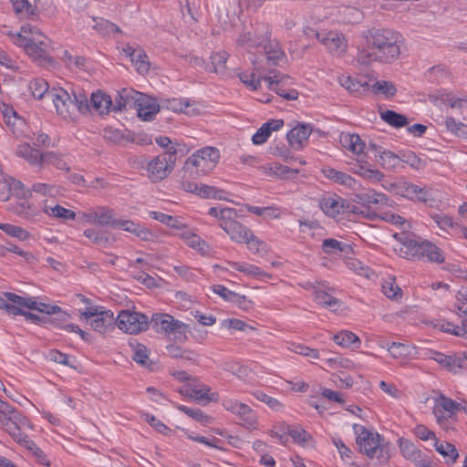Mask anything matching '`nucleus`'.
Listing matches in <instances>:
<instances>
[{
	"instance_id": "nucleus-30",
	"label": "nucleus",
	"mask_w": 467,
	"mask_h": 467,
	"mask_svg": "<svg viewBox=\"0 0 467 467\" xmlns=\"http://www.w3.org/2000/svg\"><path fill=\"white\" fill-rule=\"evenodd\" d=\"M228 265L234 270L239 271L250 277L256 278H264V277H271V275L267 274L261 268L256 265L248 264V263H239V262H228Z\"/></svg>"
},
{
	"instance_id": "nucleus-46",
	"label": "nucleus",
	"mask_w": 467,
	"mask_h": 467,
	"mask_svg": "<svg viewBox=\"0 0 467 467\" xmlns=\"http://www.w3.org/2000/svg\"><path fill=\"white\" fill-rule=\"evenodd\" d=\"M211 66L209 70L215 73H223L226 68L228 54L224 51L214 53L211 56Z\"/></svg>"
},
{
	"instance_id": "nucleus-53",
	"label": "nucleus",
	"mask_w": 467,
	"mask_h": 467,
	"mask_svg": "<svg viewBox=\"0 0 467 467\" xmlns=\"http://www.w3.org/2000/svg\"><path fill=\"white\" fill-rule=\"evenodd\" d=\"M445 126L449 131L459 136H467V124H464L459 120H456L452 117H447L445 119Z\"/></svg>"
},
{
	"instance_id": "nucleus-12",
	"label": "nucleus",
	"mask_w": 467,
	"mask_h": 467,
	"mask_svg": "<svg viewBox=\"0 0 467 467\" xmlns=\"http://www.w3.org/2000/svg\"><path fill=\"white\" fill-rule=\"evenodd\" d=\"M316 38L335 56L346 53L348 42L342 33L332 30L312 31Z\"/></svg>"
},
{
	"instance_id": "nucleus-31",
	"label": "nucleus",
	"mask_w": 467,
	"mask_h": 467,
	"mask_svg": "<svg viewBox=\"0 0 467 467\" xmlns=\"http://www.w3.org/2000/svg\"><path fill=\"white\" fill-rule=\"evenodd\" d=\"M43 211L49 216H52L54 218L60 219L63 221L76 219V213L74 211L64 208L58 204L52 206V205H48L47 202H45Z\"/></svg>"
},
{
	"instance_id": "nucleus-21",
	"label": "nucleus",
	"mask_w": 467,
	"mask_h": 467,
	"mask_svg": "<svg viewBox=\"0 0 467 467\" xmlns=\"http://www.w3.org/2000/svg\"><path fill=\"white\" fill-rule=\"evenodd\" d=\"M322 174L333 182L345 186L348 189L355 190L358 186V182L349 174L337 171L330 166H326L321 169Z\"/></svg>"
},
{
	"instance_id": "nucleus-22",
	"label": "nucleus",
	"mask_w": 467,
	"mask_h": 467,
	"mask_svg": "<svg viewBox=\"0 0 467 467\" xmlns=\"http://www.w3.org/2000/svg\"><path fill=\"white\" fill-rule=\"evenodd\" d=\"M288 78L289 76H285L275 71L274 72L273 76L263 77V80L268 83L269 89L275 91V93L278 94L280 97H283L288 100H294L297 99V91L291 90L289 92H286L285 88L280 87V83H282L284 79Z\"/></svg>"
},
{
	"instance_id": "nucleus-3",
	"label": "nucleus",
	"mask_w": 467,
	"mask_h": 467,
	"mask_svg": "<svg viewBox=\"0 0 467 467\" xmlns=\"http://www.w3.org/2000/svg\"><path fill=\"white\" fill-rule=\"evenodd\" d=\"M357 444L362 453L370 459H377L378 464L385 465L390 458V446L381 442V437L377 432H371L361 425L355 424Z\"/></svg>"
},
{
	"instance_id": "nucleus-15",
	"label": "nucleus",
	"mask_w": 467,
	"mask_h": 467,
	"mask_svg": "<svg viewBox=\"0 0 467 467\" xmlns=\"http://www.w3.org/2000/svg\"><path fill=\"white\" fill-rule=\"evenodd\" d=\"M394 237L400 242L399 253L401 257L411 260L420 259L421 242L404 234H395Z\"/></svg>"
},
{
	"instance_id": "nucleus-20",
	"label": "nucleus",
	"mask_w": 467,
	"mask_h": 467,
	"mask_svg": "<svg viewBox=\"0 0 467 467\" xmlns=\"http://www.w3.org/2000/svg\"><path fill=\"white\" fill-rule=\"evenodd\" d=\"M345 201L336 194H328L320 200L319 206L327 215L336 218L337 215L343 214Z\"/></svg>"
},
{
	"instance_id": "nucleus-61",
	"label": "nucleus",
	"mask_w": 467,
	"mask_h": 467,
	"mask_svg": "<svg viewBox=\"0 0 467 467\" xmlns=\"http://www.w3.org/2000/svg\"><path fill=\"white\" fill-rule=\"evenodd\" d=\"M433 219L438 224V226L442 230L450 228L452 231L457 232L458 227H460V224L456 221H454L452 217L449 215L435 214L433 216Z\"/></svg>"
},
{
	"instance_id": "nucleus-38",
	"label": "nucleus",
	"mask_w": 467,
	"mask_h": 467,
	"mask_svg": "<svg viewBox=\"0 0 467 467\" xmlns=\"http://www.w3.org/2000/svg\"><path fill=\"white\" fill-rule=\"evenodd\" d=\"M436 451L441 453L444 458H446V464H453L459 453L455 446L449 442H435Z\"/></svg>"
},
{
	"instance_id": "nucleus-26",
	"label": "nucleus",
	"mask_w": 467,
	"mask_h": 467,
	"mask_svg": "<svg viewBox=\"0 0 467 467\" xmlns=\"http://www.w3.org/2000/svg\"><path fill=\"white\" fill-rule=\"evenodd\" d=\"M113 227L120 228L129 233H132L142 240H149L152 236V234L150 230L140 227L139 224L130 220L116 219V222L113 223Z\"/></svg>"
},
{
	"instance_id": "nucleus-42",
	"label": "nucleus",
	"mask_w": 467,
	"mask_h": 467,
	"mask_svg": "<svg viewBox=\"0 0 467 467\" xmlns=\"http://www.w3.org/2000/svg\"><path fill=\"white\" fill-rule=\"evenodd\" d=\"M381 119L395 128H402L408 124L406 116L390 109L382 112Z\"/></svg>"
},
{
	"instance_id": "nucleus-14",
	"label": "nucleus",
	"mask_w": 467,
	"mask_h": 467,
	"mask_svg": "<svg viewBox=\"0 0 467 467\" xmlns=\"http://www.w3.org/2000/svg\"><path fill=\"white\" fill-rule=\"evenodd\" d=\"M48 97L52 99L57 114L64 119L74 113L73 99L66 89L54 88L48 92Z\"/></svg>"
},
{
	"instance_id": "nucleus-37",
	"label": "nucleus",
	"mask_w": 467,
	"mask_h": 467,
	"mask_svg": "<svg viewBox=\"0 0 467 467\" xmlns=\"http://www.w3.org/2000/svg\"><path fill=\"white\" fill-rule=\"evenodd\" d=\"M95 25L93 28L101 36H109L116 33L121 34V29L112 22L103 18H93Z\"/></svg>"
},
{
	"instance_id": "nucleus-27",
	"label": "nucleus",
	"mask_w": 467,
	"mask_h": 467,
	"mask_svg": "<svg viewBox=\"0 0 467 467\" xmlns=\"http://www.w3.org/2000/svg\"><path fill=\"white\" fill-rule=\"evenodd\" d=\"M339 142L344 149L356 155L362 153L365 149V143L362 141L360 137L355 133H341Z\"/></svg>"
},
{
	"instance_id": "nucleus-28",
	"label": "nucleus",
	"mask_w": 467,
	"mask_h": 467,
	"mask_svg": "<svg viewBox=\"0 0 467 467\" xmlns=\"http://www.w3.org/2000/svg\"><path fill=\"white\" fill-rule=\"evenodd\" d=\"M235 415L242 421L241 424L244 427L249 430L257 428L258 420L256 413L248 405L241 402Z\"/></svg>"
},
{
	"instance_id": "nucleus-62",
	"label": "nucleus",
	"mask_w": 467,
	"mask_h": 467,
	"mask_svg": "<svg viewBox=\"0 0 467 467\" xmlns=\"http://www.w3.org/2000/svg\"><path fill=\"white\" fill-rule=\"evenodd\" d=\"M73 103L74 109H76L81 113H86L90 109V102H88L87 95L82 92H73Z\"/></svg>"
},
{
	"instance_id": "nucleus-9",
	"label": "nucleus",
	"mask_w": 467,
	"mask_h": 467,
	"mask_svg": "<svg viewBox=\"0 0 467 467\" xmlns=\"http://www.w3.org/2000/svg\"><path fill=\"white\" fill-rule=\"evenodd\" d=\"M117 327L129 334H138L145 331L150 326L148 317L142 313L123 310L116 318Z\"/></svg>"
},
{
	"instance_id": "nucleus-60",
	"label": "nucleus",
	"mask_w": 467,
	"mask_h": 467,
	"mask_svg": "<svg viewBox=\"0 0 467 467\" xmlns=\"http://www.w3.org/2000/svg\"><path fill=\"white\" fill-rule=\"evenodd\" d=\"M0 229L10 236L17 237L20 240L28 238L29 234L25 229L10 223H0Z\"/></svg>"
},
{
	"instance_id": "nucleus-6",
	"label": "nucleus",
	"mask_w": 467,
	"mask_h": 467,
	"mask_svg": "<svg viewBox=\"0 0 467 467\" xmlns=\"http://www.w3.org/2000/svg\"><path fill=\"white\" fill-rule=\"evenodd\" d=\"M181 150L171 147L162 154L154 157L147 165L148 177L152 182H161L167 178L174 170L176 154Z\"/></svg>"
},
{
	"instance_id": "nucleus-5",
	"label": "nucleus",
	"mask_w": 467,
	"mask_h": 467,
	"mask_svg": "<svg viewBox=\"0 0 467 467\" xmlns=\"http://www.w3.org/2000/svg\"><path fill=\"white\" fill-rule=\"evenodd\" d=\"M271 29L268 24L255 22L248 26H244L242 32L236 38V47L247 52L261 47L269 42Z\"/></svg>"
},
{
	"instance_id": "nucleus-52",
	"label": "nucleus",
	"mask_w": 467,
	"mask_h": 467,
	"mask_svg": "<svg viewBox=\"0 0 467 467\" xmlns=\"http://www.w3.org/2000/svg\"><path fill=\"white\" fill-rule=\"evenodd\" d=\"M178 410L182 412L185 413L189 417L192 418L198 422L202 424H209L212 422V417L203 414V412L200 409H191L184 405H179Z\"/></svg>"
},
{
	"instance_id": "nucleus-2",
	"label": "nucleus",
	"mask_w": 467,
	"mask_h": 467,
	"mask_svg": "<svg viewBox=\"0 0 467 467\" xmlns=\"http://www.w3.org/2000/svg\"><path fill=\"white\" fill-rule=\"evenodd\" d=\"M0 426L35 458L37 464L47 467L51 464L47 454L27 435L26 431H32L33 425L20 410H16V413L7 416Z\"/></svg>"
},
{
	"instance_id": "nucleus-40",
	"label": "nucleus",
	"mask_w": 467,
	"mask_h": 467,
	"mask_svg": "<svg viewBox=\"0 0 467 467\" xmlns=\"http://www.w3.org/2000/svg\"><path fill=\"white\" fill-rule=\"evenodd\" d=\"M181 237L190 247L196 249L201 253L206 252L208 245L199 235L189 231H184L181 234Z\"/></svg>"
},
{
	"instance_id": "nucleus-58",
	"label": "nucleus",
	"mask_w": 467,
	"mask_h": 467,
	"mask_svg": "<svg viewBox=\"0 0 467 467\" xmlns=\"http://www.w3.org/2000/svg\"><path fill=\"white\" fill-rule=\"evenodd\" d=\"M381 347L387 348V349L389 351L390 355L395 358H399L404 356L408 355L409 352V347L406 346L403 343L400 342H383Z\"/></svg>"
},
{
	"instance_id": "nucleus-1",
	"label": "nucleus",
	"mask_w": 467,
	"mask_h": 467,
	"mask_svg": "<svg viewBox=\"0 0 467 467\" xmlns=\"http://www.w3.org/2000/svg\"><path fill=\"white\" fill-rule=\"evenodd\" d=\"M363 36L366 45L359 47L357 54V61L359 64H390L400 57L403 37L399 32L389 28L372 27L365 31Z\"/></svg>"
},
{
	"instance_id": "nucleus-33",
	"label": "nucleus",
	"mask_w": 467,
	"mask_h": 467,
	"mask_svg": "<svg viewBox=\"0 0 467 467\" xmlns=\"http://www.w3.org/2000/svg\"><path fill=\"white\" fill-rule=\"evenodd\" d=\"M95 223L102 226L113 227V223L116 222L114 210L106 206L95 208Z\"/></svg>"
},
{
	"instance_id": "nucleus-10",
	"label": "nucleus",
	"mask_w": 467,
	"mask_h": 467,
	"mask_svg": "<svg viewBox=\"0 0 467 467\" xmlns=\"http://www.w3.org/2000/svg\"><path fill=\"white\" fill-rule=\"evenodd\" d=\"M459 408L460 404L443 395H441L436 400V403L433 407V414L439 425L444 430H449Z\"/></svg>"
},
{
	"instance_id": "nucleus-19",
	"label": "nucleus",
	"mask_w": 467,
	"mask_h": 467,
	"mask_svg": "<svg viewBox=\"0 0 467 467\" xmlns=\"http://www.w3.org/2000/svg\"><path fill=\"white\" fill-rule=\"evenodd\" d=\"M236 216H231L226 223H223L222 229L237 243H243L244 239L251 236V230L235 220Z\"/></svg>"
},
{
	"instance_id": "nucleus-51",
	"label": "nucleus",
	"mask_w": 467,
	"mask_h": 467,
	"mask_svg": "<svg viewBox=\"0 0 467 467\" xmlns=\"http://www.w3.org/2000/svg\"><path fill=\"white\" fill-rule=\"evenodd\" d=\"M208 213L218 219L220 227H222L223 223L231 219V216H236V212L233 208L211 207Z\"/></svg>"
},
{
	"instance_id": "nucleus-57",
	"label": "nucleus",
	"mask_w": 467,
	"mask_h": 467,
	"mask_svg": "<svg viewBox=\"0 0 467 467\" xmlns=\"http://www.w3.org/2000/svg\"><path fill=\"white\" fill-rule=\"evenodd\" d=\"M211 389L208 386H203L201 389H192L189 397L195 400L201 401L206 400L207 401H213L218 400V394L216 392L210 393Z\"/></svg>"
},
{
	"instance_id": "nucleus-39",
	"label": "nucleus",
	"mask_w": 467,
	"mask_h": 467,
	"mask_svg": "<svg viewBox=\"0 0 467 467\" xmlns=\"http://www.w3.org/2000/svg\"><path fill=\"white\" fill-rule=\"evenodd\" d=\"M287 433L294 441L299 443L302 446L309 445L310 441H312L311 435L298 425L288 426Z\"/></svg>"
},
{
	"instance_id": "nucleus-29",
	"label": "nucleus",
	"mask_w": 467,
	"mask_h": 467,
	"mask_svg": "<svg viewBox=\"0 0 467 467\" xmlns=\"http://www.w3.org/2000/svg\"><path fill=\"white\" fill-rule=\"evenodd\" d=\"M399 192L410 200H418L421 202L427 201V191L418 185L410 182H403L399 187Z\"/></svg>"
},
{
	"instance_id": "nucleus-54",
	"label": "nucleus",
	"mask_w": 467,
	"mask_h": 467,
	"mask_svg": "<svg viewBox=\"0 0 467 467\" xmlns=\"http://www.w3.org/2000/svg\"><path fill=\"white\" fill-rule=\"evenodd\" d=\"M355 214L361 215L364 218H368L369 220H374L377 217V214L374 212H370L369 209H362L355 204L345 201L344 212L343 214Z\"/></svg>"
},
{
	"instance_id": "nucleus-47",
	"label": "nucleus",
	"mask_w": 467,
	"mask_h": 467,
	"mask_svg": "<svg viewBox=\"0 0 467 467\" xmlns=\"http://www.w3.org/2000/svg\"><path fill=\"white\" fill-rule=\"evenodd\" d=\"M400 449L403 456L411 462H417L420 458V451L408 440L400 441Z\"/></svg>"
},
{
	"instance_id": "nucleus-25",
	"label": "nucleus",
	"mask_w": 467,
	"mask_h": 467,
	"mask_svg": "<svg viewBox=\"0 0 467 467\" xmlns=\"http://www.w3.org/2000/svg\"><path fill=\"white\" fill-rule=\"evenodd\" d=\"M354 201L363 206H366V209H368L372 204H386L388 198L384 193L368 189L365 192L356 194Z\"/></svg>"
},
{
	"instance_id": "nucleus-59",
	"label": "nucleus",
	"mask_w": 467,
	"mask_h": 467,
	"mask_svg": "<svg viewBox=\"0 0 467 467\" xmlns=\"http://www.w3.org/2000/svg\"><path fill=\"white\" fill-rule=\"evenodd\" d=\"M197 195L202 198H212V199H223V191L216 189L213 186H209L206 184H200L198 187Z\"/></svg>"
},
{
	"instance_id": "nucleus-55",
	"label": "nucleus",
	"mask_w": 467,
	"mask_h": 467,
	"mask_svg": "<svg viewBox=\"0 0 467 467\" xmlns=\"http://www.w3.org/2000/svg\"><path fill=\"white\" fill-rule=\"evenodd\" d=\"M372 92L374 94H382L388 98L393 97L396 92L397 88L395 85L392 82L389 81H377L372 86Z\"/></svg>"
},
{
	"instance_id": "nucleus-50",
	"label": "nucleus",
	"mask_w": 467,
	"mask_h": 467,
	"mask_svg": "<svg viewBox=\"0 0 467 467\" xmlns=\"http://www.w3.org/2000/svg\"><path fill=\"white\" fill-rule=\"evenodd\" d=\"M84 235L89 239L93 244L107 247L109 244V236L102 231L97 229H87L84 231Z\"/></svg>"
},
{
	"instance_id": "nucleus-49",
	"label": "nucleus",
	"mask_w": 467,
	"mask_h": 467,
	"mask_svg": "<svg viewBox=\"0 0 467 467\" xmlns=\"http://www.w3.org/2000/svg\"><path fill=\"white\" fill-rule=\"evenodd\" d=\"M44 164L53 165L61 171H68L70 170L68 164L62 156L53 151L45 152Z\"/></svg>"
},
{
	"instance_id": "nucleus-44",
	"label": "nucleus",
	"mask_w": 467,
	"mask_h": 467,
	"mask_svg": "<svg viewBox=\"0 0 467 467\" xmlns=\"http://www.w3.org/2000/svg\"><path fill=\"white\" fill-rule=\"evenodd\" d=\"M213 292L221 296L227 301L242 305L245 301V296L236 294L222 285H213Z\"/></svg>"
},
{
	"instance_id": "nucleus-7",
	"label": "nucleus",
	"mask_w": 467,
	"mask_h": 467,
	"mask_svg": "<svg viewBox=\"0 0 467 467\" xmlns=\"http://www.w3.org/2000/svg\"><path fill=\"white\" fill-rule=\"evenodd\" d=\"M16 45L25 49L26 53L39 66L50 67L54 60L47 51V44L43 41H35L23 35H17Z\"/></svg>"
},
{
	"instance_id": "nucleus-17",
	"label": "nucleus",
	"mask_w": 467,
	"mask_h": 467,
	"mask_svg": "<svg viewBox=\"0 0 467 467\" xmlns=\"http://www.w3.org/2000/svg\"><path fill=\"white\" fill-rule=\"evenodd\" d=\"M428 354L429 358L435 360L438 364L450 371H455L457 368L464 367V358L459 354L445 355L435 350H429Z\"/></svg>"
},
{
	"instance_id": "nucleus-56",
	"label": "nucleus",
	"mask_w": 467,
	"mask_h": 467,
	"mask_svg": "<svg viewBox=\"0 0 467 467\" xmlns=\"http://www.w3.org/2000/svg\"><path fill=\"white\" fill-rule=\"evenodd\" d=\"M400 163L404 162L408 165H410L411 168L416 170H422L425 168V161L421 160L420 157H418L414 152L412 151H407L402 152L400 155Z\"/></svg>"
},
{
	"instance_id": "nucleus-48",
	"label": "nucleus",
	"mask_w": 467,
	"mask_h": 467,
	"mask_svg": "<svg viewBox=\"0 0 467 467\" xmlns=\"http://www.w3.org/2000/svg\"><path fill=\"white\" fill-rule=\"evenodd\" d=\"M130 61L135 66L137 71L140 74H146L150 70V64L148 60V57L145 54L144 50L138 49L137 53L133 55V58H130Z\"/></svg>"
},
{
	"instance_id": "nucleus-13",
	"label": "nucleus",
	"mask_w": 467,
	"mask_h": 467,
	"mask_svg": "<svg viewBox=\"0 0 467 467\" xmlns=\"http://www.w3.org/2000/svg\"><path fill=\"white\" fill-rule=\"evenodd\" d=\"M150 325L156 332H163L167 335L183 334L186 332L187 326L174 319L169 314H153Z\"/></svg>"
},
{
	"instance_id": "nucleus-24",
	"label": "nucleus",
	"mask_w": 467,
	"mask_h": 467,
	"mask_svg": "<svg viewBox=\"0 0 467 467\" xmlns=\"http://www.w3.org/2000/svg\"><path fill=\"white\" fill-rule=\"evenodd\" d=\"M16 155L26 160L33 166L41 168L44 165L45 152H40L29 144L20 145L16 150Z\"/></svg>"
},
{
	"instance_id": "nucleus-45",
	"label": "nucleus",
	"mask_w": 467,
	"mask_h": 467,
	"mask_svg": "<svg viewBox=\"0 0 467 467\" xmlns=\"http://www.w3.org/2000/svg\"><path fill=\"white\" fill-rule=\"evenodd\" d=\"M150 216L171 228L182 229L184 227V224L178 218L161 212L151 211L150 212Z\"/></svg>"
},
{
	"instance_id": "nucleus-16",
	"label": "nucleus",
	"mask_w": 467,
	"mask_h": 467,
	"mask_svg": "<svg viewBox=\"0 0 467 467\" xmlns=\"http://www.w3.org/2000/svg\"><path fill=\"white\" fill-rule=\"evenodd\" d=\"M311 132L312 126L310 124L299 123L286 134V139L292 148L300 150L307 141Z\"/></svg>"
},
{
	"instance_id": "nucleus-34",
	"label": "nucleus",
	"mask_w": 467,
	"mask_h": 467,
	"mask_svg": "<svg viewBox=\"0 0 467 467\" xmlns=\"http://www.w3.org/2000/svg\"><path fill=\"white\" fill-rule=\"evenodd\" d=\"M315 294V300L321 306L327 307H333L338 306L340 301L329 295L327 291L324 290V285L318 284L317 285H312Z\"/></svg>"
},
{
	"instance_id": "nucleus-23",
	"label": "nucleus",
	"mask_w": 467,
	"mask_h": 467,
	"mask_svg": "<svg viewBox=\"0 0 467 467\" xmlns=\"http://www.w3.org/2000/svg\"><path fill=\"white\" fill-rule=\"evenodd\" d=\"M264 48L266 64L269 67L278 66L280 62L285 59V54L282 50L280 44L277 40H272L269 38V42H266L265 45H262Z\"/></svg>"
},
{
	"instance_id": "nucleus-43",
	"label": "nucleus",
	"mask_w": 467,
	"mask_h": 467,
	"mask_svg": "<svg viewBox=\"0 0 467 467\" xmlns=\"http://www.w3.org/2000/svg\"><path fill=\"white\" fill-rule=\"evenodd\" d=\"M29 89L34 98L41 99L45 95L48 97L49 86L44 78H35L29 83Z\"/></svg>"
},
{
	"instance_id": "nucleus-32",
	"label": "nucleus",
	"mask_w": 467,
	"mask_h": 467,
	"mask_svg": "<svg viewBox=\"0 0 467 467\" xmlns=\"http://www.w3.org/2000/svg\"><path fill=\"white\" fill-rule=\"evenodd\" d=\"M425 256L431 262L442 263L444 261L441 249L429 241H421L420 259Z\"/></svg>"
},
{
	"instance_id": "nucleus-18",
	"label": "nucleus",
	"mask_w": 467,
	"mask_h": 467,
	"mask_svg": "<svg viewBox=\"0 0 467 467\" xmlns=\"http://www.w3.org/2000/svg\"><path fill=\"white\" fill-rule=\"evenodd\" d=\"M369 148L377 151L376 161L383 169L393 171L400 166V155L388 150H381V147H378L374 143H369Z\"/></svg>"
},
{
	"instance_id": "nucleus-35",
	"label": "nucleus",
	"mask_w": 467,
	"mask_h": 467,
	"mask_svg": "<svg viewBox=\"0 0 467 467\" xmlns=\"http://www.w3.org/2000/svg\"><path fill=\"white\" fill-rule=\"evenodd\" d=\"M111 105L112 100L109 96L100 92L92 93L90 98V107L100 114L108 113Z\"/></svg>"
},
{
	"instance_id": "nucleus-4",
	"label": "nucleus",
	"mask_w": 467,
	"mask_h": 467,
	"mask_svg": "<svg viewBox=\"0 0 467 467\" xmlns=\"http://www.w3.org/2000/svg\"><path fill=\"white\" fill-rule=\"evenodd\" d=\"M220 159L219 150L204 147L191 155L185 161L182 178L196 179L211 171Z\"/></svg>"
},
{
	"instance_id": "nucleus-36",
	"label": "nucleus",
	"mask_w": 467,
	"mask_h": 467,
	"mask_svg": "<svg viewBox=\"0 0 467 467\" xmlns=\"http://www.w3.org/2000/svg\"><path fill=\"white\" fill-rule=\"evenodd\" d=\"M333 340L336 344L343 347V348H349L353 347L354 348H357L360 345V339L358 336H356L354 333L350 331H341L338 334H336L333 336Z\"/></svg>"
},
{
	"instance_id": "nucleus-41",
	"label": "nucleus",
	"mask_w": 467,
	"mask_h": 467,
	"mask_svg": "<svg viewBox=\"0 0 467 467\" xmlns=\"http://www.w3.org/2000/svg\"><path fill=\"white\" fill-rule=\"evenodd\" d=\"M4 296L9 302L15 303L16 305H18L23 308H28L33 310L37 309L38 302L34 297H23L11 292H6L4 294Z\"/></svg>"
},
{
	"instance_id": "nucleus-8",
	"label": "nucleus",
	"mask_w": 467,
	"mask_h": 467,
	"mask_svg": "<svg viewBox=\"0 0 467 467\" xmlns=\"http://www.w3.org/2000/svg\"><path fill=\"white\" fill-rule=\"evenodd\" d=\"M81 316L89 322L90 327L100 334L115 328L116 318L110 310H99L98 306H90L81 312Z\"/></svg>"
},
{
	"instance_id": "nucleus-64",
	"label": "nucleus",
	"mask_w": 467,
	"mask_h": 467,
	"mask_svg": "<svg viewBox=\"0 0 467 467\" xmlns=\"http://www.w3.org/2000/svg\"><path fill=\"white\" fill-rule=\"evenodd\" d=\"M347 247H348V244L332 238L325 239L322 244L323 251L327 254H333L337 251L343 252Z\"/></svg>"
},
{
	"instance_id": "nucleus-11",
	"label": "nucleus",
	"mask_w": 467,
	"mask_h": 467,
	"mask_svg": "<svg viewBox=\"0 0 467 467\" xmlns=\"http://www.w3.org/2000/svg\"><path fill=\"white\" fill-rule=\"evenodd\" d=\"M126 97L133 96L134 106L137 109L138 116L143 121H150L159 112L160 106L155 99H152L143 93L136 90H128L124 92Z\"/></svg>"
},
{
	"instance_id": "nucleus-63",
	"label": "nucleus",
	"mask_w": 467,
	"mask_h": 467,
	"mask_svg": "<svg viewBox=\"0 0 467 467\" xmlns=\"http://www.w3.org/2000/svg\"><path fill=\"white\" fill-rule=\"evenodd\" d=\"M243 243H245L248 249L254 254L266 252V244L256 238L252 232L251 236H247V239H244Z\"/></svg>"
}]
</instances>
